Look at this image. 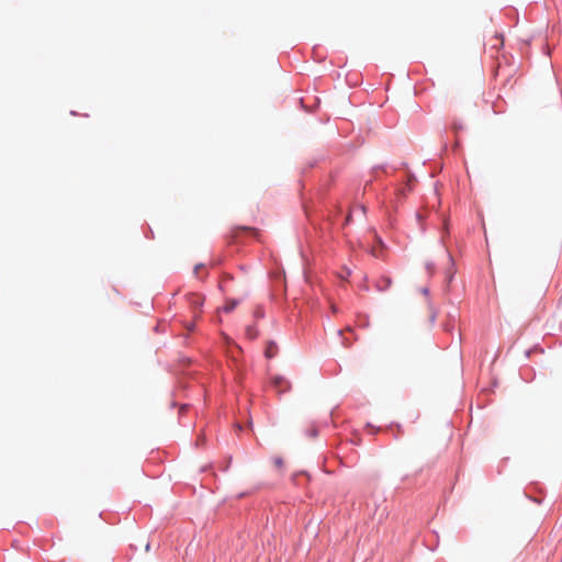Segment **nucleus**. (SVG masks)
Listing matches in <instances>:
<instances>
[{"instance_id": "f257e3e1", "label": "nucleus", "mask_w": 562, "mask_h": 562, "mask_svg": "<svg viewBox=\"0 0 562 562\" xmlns=\"http://www.w3.org/2000/svg\"><path fill=\"white\" fill-rule=\"evenodd\" d=\"M187 302L192 311L193 319H196L200 313V308L204 303V296L199 293H190L187 295Z\"/></svg>"}, {"instance_id": "f03ea898", "label": "nucleus", "mask_w": 562, "mask_h": 562, "mask_svg": "<svg viewBox=\"0 0 562 562\" xmlns=\"http://www.w3.org/2000/svg\"><path fill=\"white\" fill-rule=\"evenodd\" d=\"M272 384L279 393L285 392L290 389V383L281 375L272 379Z\"/></svg>"}, {"instance_id": "7ed1b4c3", "label": "nucleus", "mask_w": 562, "mask_h": 562, "mask_svg": "<svg viewBox=\"0 0 562 562\" xmlns=\"http://www.w3.org/2000/svg\"><path fill=\"white\" fill-rule=\"evenodd\" d=\"M391 284H392L391 278L387 276H382L376 281V289L379 291H386L391 286Z\"/></svg>"}, {"instance_id": "20e7f679", "label": "nucleus", "mask_w": 562, "mask_h": 562, "mask_svg": "<svg viewBox=\"0 0 562 562\" xmlns=\"http://www.w3.org/2000/svg\"><path fill=\"white\" fill-rule=\"evenodd\" d=\"M278 350H279L278 345L276 342H273V341H269L267 344V347H266V350H265V355H266L267 358L271 359V358L277 356Z\"/></svg>"}, {"instance_id": "39448f33", "label": "nucleus", "mask_w": 562, "mask_h": 562, "mask_svg": "<svg viewBox=\"0 0 562 562\" xmlns=\"http://www.w3.org/2000/svg\"><path fill=\"white\" fill-rule=\"evenodd\" d=\"M238 304L237 300H229L226 302V304L223 306V311L226 313L232 312Z\"/></svg>"}, {"instance_id": "423d86ee", "label": "nucleus", "mask_w": 562, "mask_h": 562, "mask_svg": "<svg viewBox=\"0 0 562 562\" xmlns=\"http://www.w3.org/2000/svg\"><path fill=\"white\" fill-rule=\"evenodd\" d=\"M452 128H453L456 132H458L459 130H461V128H462V125H461V124H459V123H457V122H453V124H452Z\"/></svg>"}, {"instance_id": "0eeeda50", "label": "nucleus", "mask_w": 562, "mask_h": 562, "mask_svg": "<svg viewBox=\"0 0 562 562\" xmlns=\"http://www.w3.org/2000/svg\"><path fill=\"white\" fill-rule=\"evenodd\" d=\"M310 435L311 437H315L317 435V430L315 428H312Z\"/></svg>"}, {"instance_id": "6e6552de", "label": "nucleus", "mask_w": 562, "mask_h": 562, "mask_svg": "<svg viewBox=\"0 0 562 562\" xmlns=\"http://www.w3.org/2000/svg\"><path fill=\"white\" fill-rule=\"evenodd\" d=\"M188 330H193L194 328V324L193 323H190L188 326H187Z\"/></svg>"}, {"instance_id": "1a4fd4ad", "label": "nucleus", "mask_w": 562, "mask_h": 562, "mask_svg": "<svg viewBox=\"0 0 562 562\" xmlns=\"http://www.w3.org/2000/svg\"><path fill=\"white\" fill-rule=\"evenodd\" d=\"M248 335L251 337V338H255L256 337V334H252V329L248 328Z\"/></svg>"}, {"instance_id": "9d476101", "label": "nucleus", "mask_w": 562, "mask_h": 562, "mask_svg": "<svg viewBox=\"0 0 562 562\" xmlns=\"http://www.w3.org/2000/svg\"><path fill=\"white\" fill-rule=\"evenodd\" d=\"M240 229H244V231H250V232H256L255 228H250V227H240Z\"/></svg>"}, {"instance_id": "9b49d317", "label": "nucleus", "mask_w": 562, "mask_h": 562, "mask_svg": "<svg viewBox=\"0 0 562 562\" xmlns=\"http://www.w3.org/2000/svg\"><path fill=\"white\" fill-rule=\"evenodd\" d=\"M357 209H359L362 213L366 212V207L363 205H359V206H357Z\"/></svg>"}, {"instance_id": "f8f14e48", "label": "nucleus", "mask_w": 562, "mask_h": 562, "mask_svg": "<svg viewBox=\"0 0 562 562\" xmlns=\"http://www.w3.org/2000/svg\"><path fill=\"white\" fill-rule=\"evenodd\" d=\"M144 546H145V550H146V551H148V550H149V547H150V546H149V542H145V543H144Z\"/></svg>"}, {"instance_id": "ddd939ff", "label": "nucleus", "mask_w": 562, "mask_h": 562, "mask_svg": "<svg viewBox=\"0 0 562 562\" xmlns=\"http://www.w3.org/2000/svg\"><path fill=\"white\" fill-rule=\"evenodd\" d=\"M350 220H351V215L349 214V215L347 216V218H346V223H349V222H350Z\"/></svg>"}, {"instance_id": "4468645a", "label": "nucleus", "mask_w": 562, "mask_h": 562, "mask_svg": "<svg viewBox=\"0 0 562 562\" xmlns=\"http://www.w3.org/2000/svg\"><path fill=\"white\" fill-rule=\"evenodd\" d=\"M276 463H277L278 465H281V464H282V461H281V460H277V461H276Z\"/></svg>"}, {"instance_id": "2eb2a0df", "label": "nucleus", "mask_w": 562, "mask_h": 562, "mask_svg": "<svg viewBox=\"0 0 562 562\" xmlns=\"http://www.w3.org/2000/svg\"><path fill=\"white\" fill-rule=\"evenodd\" d=\"M198 270H201V267H195V273L198 272Z\"/></svg>"}, {"instance_id": "dca6fc26", "label": "nucleus", "mask_w": 562, "mask_h": 562, "mask_svg": "<svg viewBox=\"0 0 562 562\" xmlns=\"http://www.w3.org/2000/svg\"><path fill=\"white\" fill-rule=\"evenodd\" d=\"M198 270H201V267H195V273L198 272Z\"/></svg>"}]
</instances>
